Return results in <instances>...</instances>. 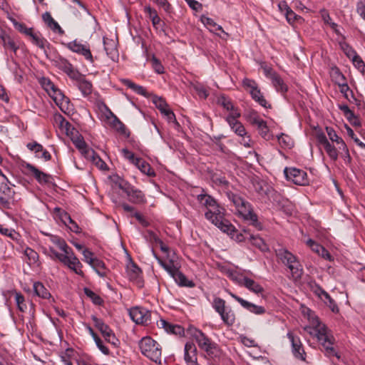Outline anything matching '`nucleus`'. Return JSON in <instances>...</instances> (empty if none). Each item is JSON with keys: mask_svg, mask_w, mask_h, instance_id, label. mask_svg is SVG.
<instances>
[{"mask_svg": "<svg viewBox=\"0 0 365 365\" xmlns=\"http://www.w3.org/2000/svg\"><path fill=\"white\" fill-rule=\"evenodd\" d=\"M284 173L288 180L297 185L304 186L309 184L307 174L304 170L295 168H286Z\"/></svg>", "mask_w": 365, "mask_h": 365, "instance_id": "12", "label": "nucleus"}, {"mask_svg": "<svg viewBox=\"0 0 365 365\" xmlns=\"http://www.w3.org/2000/svg\"><path fill=\"white\" fill-rule=\"evenodd\" d=\"M242 85L250 93L252 99L257 102L261 106L266 108L271 107L261 93L257 83L254 80L245 78L242 81Z\"/></svg>", "mask_w": 365, "mask_h": 365, "instance_id": "9", "label": "nucleus"}, {"mask_svg": "<svg viewBox=\"0 0 365 365\" xmlns=\"http://www.w3.org/2000/svg\"><path fill=\"white\" fill-rule=\"evenodd\" d=\"M15 301L18 309L21 312H26L27 309V306L25 302V298L20 292L15 293Z\"/></svg>", "mask_w": 365, "mask_h": 365, "instance_id": "48", "label": "nucleus"}, {"mask_svg": "<svg viewBox=\"0 0 365 365\" xmlns=\"http://www.w3.org/2000/svg\"><path fill=\"white\" fill-rule=\"evenodd\" d=\"M150 62L152 64V67L154 69V71L158 73L162 74L164 73V67L162 65L161 62L155 57L153 56L150 59Z\"/></svg>", "mask_w": 365, "mask_h": 365, "instance_id": "54", "label": "nucleus"}, {"mask_svg": "<svg viewBox=\"0 0 365 365\" xmlns=\"http://www.w3.org/2000/svg\"><path fill=\"white\" fill-rule=\"evenodd\" d=\"M201 21L202 24L211 31L213 33H217V31H221L225 34H227L222 27L218 25L217 23L214 21V20L211 18L202 16Z\"/></svg>", "mask_w": 365, "mask_h": 365, "instance_id": "35", "label": "nucleus"}, {"mask_svg": "<svg viewBox=\"0 0 365 365\" xmlns=\"http://www.w3.org/2000/svg\"><path fill=\"white\" fill-rule=\"evenodd\" d=\"M49 96L54 101L61 111L68 113L72 110V104L68 97L56 86L49 93Z\"/></svg>", "mask_w": 365, "mask_h": 365, "instance_id": "13", "label": "nucleus"}, {"mask_svg": "<svg viewBox=\"0 0 365 365\" xmlns=\"http://www.w3.org/2000/svg\"><path fill=\"white\" fill-rule=\"evenodd\" d=\"M224 207H211L205 212V218L222 232L233 230L234 226L225 217Z\"/></svg>", "mask_w": 365, "mask_h": 365, "instance_id": "6", "label": "nucleus"}, {"mask_svg": "<svg viewBox=\"0 0 365 365\" xmlns=\"http://www.w3.org/2000/svg\"><path fill=\"white\" fill-rule=\"evenodd\" d=\"M31 38L32 43L41 49H44L46 44L48 43V41L39 34L34 33L31 35Z\"/></svg>", "mask_w": 365, "mask_h": 365, "instance_id": "47", "label": "nucleus"}, {"mask_svg": "<svg viewBox=\"0 0 365 365\" xmlns=\"http://www.w3.org/2000/svg\"><path fill=\"white\" fill-rule=\"evenodd\" d=\"M287 336L292 344V354L294 357L305 361L306 353L303 349L300 339L299 337L294 336L291 331H289Z\"/></svg>", "mask_w": 365, "mask_h": 365, "instance_id": "16", "label": "nucleus"}, {"mask_svg": "<svg viewBox=\"0 0 365 365\" xmlns=\"http://www.w3.org/2000/svg\"><path fill=\"white\" fill-rule=\"evenodd\" d=\"M14 24L16 26V28L21 33L29 36H31V35L34 34L33 29L31 28H27L24 24L17 23L16 21L14 20Z\"/></svg>", "mask_w": 365, "mask_h": 365, "instance_id": "58", "label": "nucleus"}, {"mask_svg": "<svg viewBox=\"0 0 365 365\" xmlns=\"http://www.w3.org/2000/svg\"><path fill=\"white\" fill-rule=\"evenodd\" d=\"M131 319L138 324L148 325L150 323L151 313L147 309L140 307L129 310Z\"/></svg>", "mask_w": 365, "mask_h": 365, "instance_id": "15", "label": "nucleus"}, {"mask_svg": "<svg viewBox=\"0 0 365 365\" xmlns=\"http://www.w3.org/2000/svg\"><path fill=\"white\" fill-rule=\"evenodd\" d=\"M272 81L277 91H279L282 93L287 91V86L284 83V81L281 78V77L277 73H272Z\"/></svg>", "mask_w": 365, "mask_h": 365, "instance_id": "40", "label": "nucleus"}, {"mask_svg": "<svg viewBox=\"0 0 365 365\" xmlns=\"http://www.w3.org/2000/svg\"><path fill=\"white\" fill-rule=\"evenodd\" d=\"M152 253L155 258L158 260V263L160 264L163 269L168 272V273L173 277L175 274H177L179 272L178 268L175 265L173 260H170L169 262L163 261L162 259H160L154 252L153 250H152Z\"/></svg>", "mask_w": 365, "mask_h": 365, "instance_id": "29", "label": "nucleus"}, {"mask_svg": "<svg viewBox=\"0 0 365 365\" xmlns=\"http://www.w3.org/2000/svg\"><path fill=\"white\" fill-rule=\"evenodd\" d=\"M76 81V85L83 96L86 97L91 94L93 91V85L91 82L86 80L85 76L79 72V76L73 78Z\"/></svg>", "mask_w": 365, "mask_h": 365, "instance_id": "26", "label": "nucleus"}, {"mask_svg": "<svg viewBox=\"0 0 365 365\" xmlns=\"http://www.w3.org/2000/svg\"><path fill=\"white\" fill-rule=\"evenodd\" d=\"M197 200L201 205H215L216 204L215 199L207 193L198 195Z\"/></svg>", "mask_w": 365, "mask_h": 365, "instance_id": "46", "label": "nucleus"}, {"mask_svg": "<svg viewBox=\"0 0 365 365\" xmlns=\"http://www.w3.org/2000/svg\"><path fill=\"white\" fill-rule=\"evenodd\" d=\"M228 235L231 237L232 239L235 240L237 242H243L246 240V237L241 232H239L235 227H234L233 230H230L229 232H225Z\"/></svg>", "mask_w": 365, "mask_h": 365, "instance_id": "56", "label": "nucleus"}, {"mask_svg": "<svg viewBox=\"0 0 365 365\" xmlns=\"http://www.w3.org/2000/svg\"><path fill=\"white\" fill-rule=\"evenodd\" d=\"M141 354L151 361L160 364L162 349L160 345L150 336L143 337L138 342Z\"/></svg>", "mask_w": 365, "mask_h": 365, "instance_id": "5", "label": "nucleus"}, {"mask_svg": "<svg viewBox=\"0 0 365 365\" xmlns=\"http://www.w3.org/2000/svg\"><path fill=\"white\" fill-rule=\"evenodd\" d=\"M112 120L110 122L111 126L121 134L126 133L125 125L119 120V118L111 113Z\"/></svg>", "mask_w": 365, "mask_h": 365, "instance_id": "42", "label": "nucleus"}, {"mask_svg": "<svg viewBox=\"0 0 365 365\" xmlns=\"http://www.w3.org/2000/svg\"><path fill=\"white\" fill-rule=\"evenodd\" d=\"M0 39L1 40L3 46L5 49H10L14 53L16 52L18 46L5 31L0 34Z\"/></svg>", "mask_w": 365, "mask_h": 365, "instance_id": "36", "label": "nucleus"}, {"mask_svg": "<svg viewBox=\"0 0 365 365\" xmlns=\"http://www.w3.org/2000/svg\"><path fill=\"white\" fill-rule=\"evenodd\" d=\"M189 331L197 342L198 347L205 351L207 357L210 359L220 357V349L217 344L212 341L205 333L196 328H190Z\"/></svg>", "mask_w": 365, "mask_h": 365, "instance_id": "3", "label": "nucleus"}, {"mask_svg": "<svg viewBox=\"0 0 365 365\" xmlns=\"http://www.w3.org/2000/svg\"><path fill=\"white\" fill-rule=\"evenodd\" d=\"M62 263L73 270L76 274L78 275L83 274V272L81 270L82 264L74 255L72 249L68 252V254H66L65 259H63Z\"/></svg>", "mask_w": 365, "mask_h": 365, "instance_id": "17", "label": "nucleus"}, {"mask_svg": "<svg viewBox=\"0 0 365 365\" xmlns=\"http://www.w3.org/2000/svg\"><path fill=\"white\" fill-rule=\"evenodd\" d=\"M230 296L239 302L242 307L246 309L247 311L254 313L255 314H263L265 312V309L262 306L256 305L252 302H250L233 293H230Z\"/></svg>", "mask_w": 365, "mask_h": 365, "instance_id": "24", "label": "nucleus"}, {"mask_svg": "<svg viewBox=\"0 0 365 365\" xmlns=\"http://www.w3.org/2000/svg\"><path fill=\"white\" fill-rule=\"evenodd\" d=\"M121 81L123 83V85H125L127 87L130 88V89H132L136 93H138L139 95H141L143 96H145V97H147L148 96V92H147L146 89L144 87L134 83L130 80H129V79H123Z\"/></svg>", "mask_w": 365, "mask_h": 365, "instance_id": "38", "label": "nucleus"}, {"mask_svg": "<svg viewBox=\"0 0 365 365\" xmlns=\"http://www.w3.org/2000/svg\"><path fill=\"white\" fill-rule=\"evenodd\" d=\"M98 349L105 355H109L110 351L109 349L103 344V341L101 339L99 336L96 337L93 339Z\"/></svg>", "mask_w": 365, "mask_h": 365, "instance_id": "61", "label": "nucleus"}, {"mask_svg": "<svg viewBox=\"0 0 365 365\" xmlns=\"http://www.w3.org/2000/svg\"><path fill=\"white\" fill-rule=\"evenodd\" d=\"M277 257L289 269L294 279H300L303 268L297 257L286 249L280 248L276 251Z\"/></svg>", "mask_w": 365, "mask_h": 365, "instance_id": "4", "label": "nucleus"}, {"mask_svg": "<svg viewBox=\"0 0 365 365\" xmlns=\"http://www.w3.org/2000/svg\"><path fill=\"white\" fill-rule=\"evenodd\" d=\"M40 83L47 93H49L56 87L54 83L48 78H42L40 80Z\"/></svg>", "mask_w": 365, "mask_h": 365, "instance_id": "53", "label": "nucleus"}, {"mask_svg": "<svg viewBox=\"0 0 365 365\" xmlns=\"http://www.w3.org/2000/svg\"><path fill=\"white\" fill-rule=\"evenodd\" d=\"M72 134L73 135H70L69 137L71 138L73 143L80 150V152L86 156L88 154V152L91 149L88 148L83 138L79 134L77 130L76 134L73 133H72Z\"/></svg>", "mask_w": 365, "mask_h": 365, "instance_id": "28", "label": "nucleus"}, {"mask_svg": "<svg viewBox=\"0 0 365 365\" xmlns=\"http://www.w3.org/2000/svg\"><path fill=\"white\" fill-rule=\"evenodd\" d=\"M84 293L95 304L100 305L103 302L102 299L90 289L84 288Z\"/></svg>", "mask_w": 365, "mask_h": 365, "instance_id": "49", "label": "nucleus"}, {"mask_svg": "<svg viewBox=\"0 0 365 365\" xmlns=\"http://www.w3.org/2000/svg\"><path fill=\"white\" fill-rule=\"evenodd\" d=\"M356 12L365 21V2L359 1L357 3Z\"/></svg>", "mask_w": 365, "mask_h": 365, "instance_id": "64", "label": "nucleus"}, {"mask_svg": "<svg viewBox=\"0 0 365 365\" xmlns=\"http://www.w3.org/2000/svg\"><path fill=\"white\" fill-rule=\"evenodd\" d=\"M85 157L91 159L92 162L95 163V165L101 170H106L107 168L106 163L102 160V159L96 153L93 149L89 150Z\"/></svg>", "mask_w": 365, "mask_h": 365, "instance_id": "39", "label": "nucleus"}, {"mask_svg": "<svg viewBox=\"0 0 365 365\" xmlns=\"http://www.w3.org/2000/svg\"><path fill=\"white\" fill-rule=\"evenodd\" d=\"M229 125L232 128V130L239 136L245 137L247 134L244 125L238 120L234 121L231 120V123H228Z\"/></svg>", "mask_w": 365, "mask_h": 365, "instance_id": "44", "label": "nucleus"}, {"mask_svg": "<svg viewBox=\"0 0 365 365\" xmlns=\"http://www.w3.org/2000/svg\"><path fill=\"white\" fill-rule=\"evenodd\" d=\"M52 215L57 222H62L72 232L75 233L81 232V228L78 227L77 223L73 221L71 217V215L61 207H55L52 211Z\"/></svg>", "mask_w": 365, "mask_h": 365, "instance_id": "8", "label": "nucleus"}, {"mask_svg": "<svg viewBox=\"0 0 365 365\" xmlns=\"http://www.w3.org/2000/svg\"><path fill=\"white\" fill-rule=\"evenodd\" d=\"M26 147L31 151L34 152L36 156L37 155H39L40 153L43 150V146L41 144L38 143L37 142L29 143L26 145Z\"/></svg>", "mask_w": 365, "mask_h": 365, "instance_id": "59", "label": "nucleus"}, {"mask_svg": "<svg viewBox=\"0 0 365 365\" xmlns=\"http://www.w3.org/2000/svg\"><path fill=\"white\" fill-rule=\"evenodd\" d=\"M175 282L180 287H194L195 283L188 279L184 274L181 272H178L173 277Z\"/></svg>", "mask_w": 365, "mask_h": 365, "instance_id": "37", "label": "nucleus"}, {"mask_svg": "<svg viewBox=\"0 0 365 365\" xmlns=\"http://www.w3.org/2000/svg\"><path fill=\"white\" fill-rule=\"evenodd\" d=\"M140 171L148 177H155L156 175L155 170L143 158H140L135 165Z\"/></svg>", "mask_w": 365, "mask_h": 365, "instance_id": "32", "label": "nucleus"}, {"mask_svg": "<svg viewBox=\"0 0 365 365\" xmlns=\"http://www.w3.org/2000/svg\"><path fill=\"white\" fill-rule=\"evenodd\" d=\"M212 307L220 316L222 321L225 325L231 327L235 324V314L230 307L226 306V302L223 299L220 297L214 298Z\"/></svg>", "mask_w": 365, "mask_h": 365, "instance_id": "7", "label": "nucleus"}, {"mask_svg": "<svg viewBox=\"0 0 365 365\" xmlns=\"http://www.w3.org/2000/svg\"><path fill=\"white\" fill-rule=\"evenodd\" d=\"M126 272L129 279L138 286H143L142 272L140 269L133 262L127 265Z\"/></svg>", "mask_w": 365, "mask_h": 365, "instance_id": "25", "label": "nucleus"}, {"mask_svg": "<svg viewBox=\"0 0 365 365\" xmlns=\"http://www.w3.org/2000/svg\"><path fill=\"white\" fill-rule=\"evenodd\" d=\"M46 253H47L51 258L58 259L61 262L63 259H65L66 253L63 252V254H60L52 247H49L48 250L46 251Z\"/></svg>", "mask_w": 365, "mask_h": 365, "instance_id": "60", "label": "nucleus"}, {"mask_svg": "<svg viewBox=\"0 0 365 365\" xmlns=\"http://www.w3.org/2000/svg\"><path fill=\"white\" fill-rule=\"evenodd\" d=\"M326 132L329 139L332 143H336L338 148L331 145L324 133H318L316 135L317 142L323 146L330 159L336 161L338 159V149L346 148V143L343 139L338 136L336 131L331 127H326Z\"/></svg>", "mask_w": 365, "mask_h": 365, "instance_id": "2", "label": "nucleus"}, {"mask_svg": "<svg viewBox=\"0 0 365 365\" xmlns=\"http://www.w3.org/2000/svg\"><path fill=\"white\" fill-rule=\"evenodd\" d=\"M24 168L31 174L40 184L52 183L53 178L51 175L39 170L37 168L30 163H26Z\"/></svg>", "mask_w": 365, "mask_h": 365, "instance_id": "18", "label": "nucleus"}, {"mask_svg": "<svg viewBox=\"0 0 365 365\" xmlns=\"http://www.w3.org/2000/svg\"><path fill=\"white\" fill-rule=\"evenodd\" d=\"M42 19L47 26L54 32H58L60 34H63V30L59 24L53 19L49 12H46L42 15Z\"/></svg>", "mask_w": 365, "mask_h": 365, "instance_id": "31", "label": "nucleus"}, {"mask_svg": "<svg viewBox=\"0 0 365 365\" xmlns=\"http://www.w3.org/2000/svg\"><path fill=\"white\" fill-rule=\"evenodd\" d=\"M304 329L309 334L317 339L328 356H335L338 359L340 357L333 347L335 341L334 337L325 324H322L317 317L313 319L312 326L305 327Z\"/></svg>", "mask_w": 365, "mask_h": 365, "instance_id": "1", "label": "nucleus"}, {"mask_svg": "<svg viewBox=\"0 0 365 365\" xmlns=\"http://www.w3.org/2000/svg\"><path fill=\"white\" fill-rule=\"evenodd\" d=\"M51 240L66 254H68V252L71 250V248L68 246L65 240L58 236L51 235Z\"/></svg>", "mask_w": 365, "mask_h": 365, "instance_id": "43", "label": "nucleus"}, {"mask_svg": "<svg viewBox=\"0 0 365 365\" xmlns=\"http://www.w3.org/2000/svg\"><path fill=\"white\" fill-rule=\"evenodd\" d=\"M232 279L237 281L239 284L244 285L250 291H251L255 294H259L263 292V288L260 284H259L257 282H256L253 279H250L247 277L232 276Z\"/></svg>", "mask_w": 365, "mask_h": 365, "instance_id": "23", "label": "nucleus"}, {"mask_svg": "<svg viewBox=\"0 0 365 365\" xmlns=\"http://www.w3.org/2000/svg\"><path fill=\"white\" fill-rule=\"evenodd\" d=\"M92 320L94 326L99 330L105 340L113 345L115 347L118 346L119 344V340L115 337L114 332L109 326L105 324L102 319L96 317V316H92Z\"/></svg>", "mask_w": 365, "mask_h": 365, "instance_id": "10", "label": "nucleus"}, {"mask_svg": "<svg viewBox=\"0 0 365 365\" xmlns=\"http://www.w3.org/2000/svg\"><path fill=\"white\" fill-rule=\"evenodd\" d=\"M354 66L361 71L365 68V64L362 59L357 55V53L351 58Z\"/></svg>", "mask_w": 365, "mask_h": 365, "instance_id": "62", "label": "nucleus"}, {"mask_svg": "<svg viewBox=\"0 0 365 365\" xmlns=\"http://www.w3.org/2000/svg\"><path fill=\"white\" fill-rule=\"evenodd\" d=\"M54 123L58 127V128L66 135L69 136L73 135L72 133L76 134V129L66 120V118L60 113H56L53 116Z\"/></svg>", "mask_w": 365, "mask_h": 365, "instance_id": "22", "label": "nucleus"}, {"mask_svg": "<svg viewBox=\"0 0 365 365\" xmlns=\"http://www.w3.org/2000/svg\"><path fill=\"white\" fill-rule=\"evenodd\" d=\"M306 244L316 253L319 252L320 250H322V246L312 239L307 240Z\"/></svg>", "mask_w": 365, "mask_h": 365, "instance_id": "63", "label": "nucleus"}, {"mask_svg": "<svg viewBox=\"0 0 365 365\" xmlns=\"http://www.w3.org/2000/svg\"><path fill=\"white\" fill-rule=\"evenodd\" d=\"M90 265L100 277H105L106 275L105 264L102 260L96 257Z\"/></svg>", "mask_w": 365, "mask_h": 365, "instance_id": "41", "label": "nucleus"}, {"mask_svg": "<svg viewBox=\"0 0 365 365\" xmlns=\"http://www.w3.org/2000/svg\"><path fill=\"white\" fill-rule=\"evenodd\" d=\"M197 350L192 342H187L184 349V359L187 365H199L197 363Z\"/></svg>", "mask_w": 365, "mask_h": 365, "instance_id": "21", "label": "nucleus"}, {"mask_svg": "<svg viewBox=\"0 0 365 365\" xmlns=\"http://www.w3.org/2000/svg\"><path fill=\"white\" fill-rule=\"evenodd\" d=\"M249 240L253 245L258 247L260 250L264 252L268 250V247L264 242L263 239L259 237L258 235H250Z\"/></svg>", "mask_w": 365, "mask_h": 365, "instance_id": "45", "label": "nucleus"}, {"mask_svg": "<svg viewBox=\"0 0 365 365\" xmlns=\"http://www.w3.org/2000/svg\"><path fill=\"white\" fill-rule=\"evenodd\" d=\"M33 288L36 296L41 299L48 300L50 304L54 302V299L43 283L36 282L33 284Z\"/></svg>", "mask_w": 365, "mask_h": 365, "instance_id": "27", "label": "nucleus"}, {"mask_svg": "<svg viewBox=\"0 0 365 365\" xmlns=\"http://www.w3.org/2000/svg\"><path fill=\"white\" fill-rule=\"evenodd\" d=\"M66 47L73 52L83 56L84 58L91 63L93 62V58L90 48L86 45L81 44L77 41H73L68 43Z\"/></svg>", "mask_w": 365, "mask_h": 365, "instance_id": "19", "label": "nucleus"}, {"mask_svg": "<svg viewBox=\"0 0 365 365\" xmlns=\"http://www.w3.org/2000/svg\"><path fill=\"white\" fill-rule=\"evenodd\" d=\"M160 113L166 118L169 123H174L177 126L180 125L176 120L174 113L168 108V106L163 109Z\"/></svg>", "mask_w": 365, "mask_h": 365, "instance_id": "51", "label": "nucleus"}, {"mask_svg": "<svg viewBox=\"0 0 365 365\" xmlns=\"http://www.w3.org/2000/svg\"><path fill=\"white\" fill-rule=\"evenodd\" d=\"M157 325L159 328H163L168 333L174 334H181L183 332L182 327L179 325L172 324L166 320L160 319L157 322Z\"/></svg>", "mask_w": 365, "mask_h": 365, "instance_id": "30", "label": "nucleus"}, {"mask_svg": "<svg viewBox=\"0 0 365 365\" xmlns=\"http://www.w3.org/2000/svg\"><path fill=\"white\" fill-rule=\"evenodd\" d=\"M55 65L58 68L66 73L71 79L79 76L78 71L74 68L73 65L64 58H58L55 61Z\"/></svg>", "mask_w": 365, "mask_h": 365, "instance_id": "20", "label": "nucleus"}, {"mask_svg": "<svg viewBox=\"0 0 365 365\" xmlns=\"http://www.w3.org/2000/svg\"><path fill=\"white\" fill-rule=\"evenodd\" d=\"M318 294L319 297L329 306L333 312H338L339 308L335 302L331 299L330 295L324 289H319Z\"/></svg>", "mask_w": 365, "mask_h": 365, "instance_id": "34", "label": "nucleus"}, {"mask_svg": "<svg viewBox=\"0 0 365 365\" xmlns=\"http://www.w3.org/2000/svg\"><path fill=\"white\" fill-rule=\"evenodd\" d=\"M121 153H123V157L133 165H135L137 161L140 158L135 157V154L127 148L122 149Z\"/></svg>", "mask_w": 365, "mask_h": 365, "instance_id": "55", "label": "nucleus"}, {"mask_svg": "<svg viewBox=\"0 0 365 365\" xmlns=\"http://www.w3.org/2000/svg\"><path fill=\"white\" fill-rule=\"evenodd\" d=\"M192 87L200 98L205 99L208 96V92L202 85L197 83L192 84Z\"/></svg>", "mask_w": 365, "mask_h": 365, "instance_id": "57", "label": "nucleus"}, {"mask_svg": "<svg viewBox=\"0 0 365 365\" xmlns=\"http://www.w3.org/2000/svg\"><path fill=\"white\" fill-rule=\"evenodd\" d=\"M279 143L285 148H291L292 146V141L291 138L284 133H281L277 136Z\"/></svg>", "mask_w": 365, "mask_h": 365, "instance_id": "50", "label": "nucleus"}, {"mask_svg": "<svg viewBox=\"0 0 365 365\" xmlns=\"http://www.w3.org/2000/svg\"><path fill=\"white\" fill-rule=\"evenodd\" d=\"M236 215L242 218L244 221L254 226L257 230H262L263 227L261 222L258 221L256 214L250 209V207H235Z\"/></svg>", "mask_w": 365, "mask_h": 365, "instance_id": "14", "label": "nucleus"}, {"mask_svg": "<svg viewBox=\"0 0 365 365\" xmlns=\"http://www.w3.org/2000/svg\"><path fill=\"white\" fill-rule=\"evenodd\" d=\"M145 12L148 15L149 19L151 20L153 26L158 29L161 27L162 22L155 9L150 6H145L144 9Z\"/></svg>", "mask_w": 365, "mask_h": 365, "instance_id": "33", "label": "nucleus"}, {"mask_svg": "<svg viewBox=\"0 0 365 365\" xmlns=\"http://www.w3.org/2000/svg\"><path fill=\"white\" fill-rule=\"evenodd\" d=\"M247 119L249 120V122L254 125H256L257 126V128L261 125H262V123L264 121L263 119H262L256 112H251L248 116H247Z\"/></svg>", "mask_w": 365, "mask_h": 365, "instance_id": "52", "label": "nucleus"}, {"mask_svg": "<svg viewBox=\"0 0 365 365\" xmlns=\"http://www.w3.org/2000/svg\"><path fill=\"white\" fill-rule=\"evenodd\" d=\"M120 188L127 195L129 201L135 204L145 203V197L143 192L126 182H122Z\"/></svg>", "mask_w": 365, "mask_h": 365, "instance_id": "11", "label": "nucleus"}]
</instances>
